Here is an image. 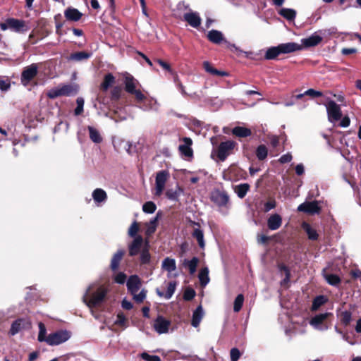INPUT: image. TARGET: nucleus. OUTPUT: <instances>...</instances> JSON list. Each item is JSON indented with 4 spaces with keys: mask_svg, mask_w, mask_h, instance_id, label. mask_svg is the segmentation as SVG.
Returning a JSON list of instances; mask_svg holds the SVG:
<instances>
[{
    "mask_svg": "<svg viewBox=\"0 0 361 361\" xmlns=\"http://www.w3.org/2000/svg\"><path fill=\"white\" fill-rule=\"evenodd\" d=\"M90 290L91 286L87 288L85 294L82 297V301L88 307L93 308L99 306L104 301L108 293V289L104 286H99L97 290L91 295L90 298L88 299Z\"/></svg>",
    "mask_w": 361,
    "mask_h": 361,
    "instance_id": "f257e3e1",
    "label": "nucleus"
},
{
    "mask_svg": "<svg viewBox=\"0 0 361 361\" xmlns=\"http://www.w3.org/2000/svg\"><path fill=\"white\" fill-rule=\"evenodd\" d=\"M210 200L218 208L219 211L228 210L231 202L230 196L224 190L214 189L210 193Z\"/></svg>",
    "mask_w": 361,
    "mask_h": 361,
    "instance_id": "f03ea898",
    "label": "nucleus"
},
{
    "mask_svg": "<svg viewBox=\"0 0 361 361\" xmlns=\"http://www.w3.org/2000/svg\"><path fill=\"white\" fill-rule=\"evenodd\" d=\"M123 83L125 91L130 94L134 95L137 103H141L147 99L146 96L140 90L136 89V86L139 82L130 73H126L124 75Z\"/></svg>",
    "mask_w": 361,
    "mask_h": 361,
    "instance_id": "7ed1b4c3",
    "label": "nucleus"
},
{
    "mask_svg": "<svg viewBox=\"0 0 361 361\" xmlns=\"http://www.w3.org/2000/svg\"><path fill=\"white\" fill-rule=\"evenodd\" d=\"M237 145V143L233 140H226L221 142L216 149L215 154L221 161H224L227 157L233 153V150Z\"/></svg>",
    "mask_w": 361,
    "mask_h": 361,
    "instance_id": "20e7f679",
    "label": "nucleus"
},
{
    "mask_svg": "<svg viewBox=\"0 0 361 361\" xmlns=\"http://www.w3.org/2000/svg\"><path fill=\"white\" fill-rule=\"evenodd\" d=\"M38 73V66L37 63H32L25 67L21 73L20 82L23 86H27L33 80Z\"/></svg>",
    "mask_w": 361,
    "mask_h": 361,
    "instance_id": "39448f33",
    "label": "nucleus"
},
{
    "mask_svg": "<svg viewBox=\"0 0 361 361\" xmlns=\"http://www.w3.org/2000/svg\"><path fill=\"white\" fill-rule=\"evenodd\" d=\"M71 337V333L67 330H59L49 334L47 343L49 345H58L66 341Z\"/></svg>",
    "mask_w": 361,
    "mask_h": 361,
    "instance_id": "423d86ee",
    "label": "nucleus"
},
{
    "mask_svg": "<svg viewBox=\"0 0 361 361\" xmlns=\"http://www.w3.org/2000/svg\"><path fill=\"white\" fill-rule=\"evenodd\" d=\"M328 119L330 122L338 121L342 118L341 107L334 100H329L326 104Z\"/></svg>",
    "mask_w": 361,
    "mask_h": 361,
    "instance_id": "0eeeda50",
    "label": "nucleus"
},
{
    "mask_svg": "<svg viewBox=\"0 0 361 361\" xmlns=\"http://www.w3.org/2000/svg\"><path fill=\"white\" fill-rule=\"evenodd\" d=\"M169 178V172L166 170H161L157 173L155 178V193L156 196H160L165 188L166 183Z\"/></svg>",
    "mask_w": 361,
    "mask_h": 361,
    "instance_id": "6e6552de",
    "label": "nucleus"
},
{
    "mask_svg": "<svg viewBox=\"0 0 361 361\" xmlns=\"http://www.w3.org/2000/svg\"><path fill=\"white\" fill-rule=\"evenodd\" d=\"M298 211L307 214H319L322 211V207L319 205V202L314 200L312 202L306 201L298 207Z\"/></svg>",
    "mask_w": 361,
    "mask_h": 361,
    "instance_id": "1a4fd4ad",
    "label": "nucleus"
},
{
    "mask_svg": "<svg viewBox=\"0 0 361 361\" xmlns=\"http://www.w3.org/2000/svg\"><path fill=\"white\" fill-rule=\"evenodd\" d=\"M7 24H8L10 30L15 32L23 33L30 30L27 23L21 19L8 18Z\"/></svg>",
    "mask_w": 361,
    "mask_h": 361,
    "instance_id": "9d476101",
    "label": "nucleus"
},
{
    "mask_svg": "<svg viewBox=\"0 0 361 361\" xmlns=\"http://www.w3.org/2000/svg\"><path fill=\"white\" fill-rule=\"evenodd\" d=\"M207 37L208 40L214 44H219L221 42H224L228 44V47L231 49L234 48L238 50V48L235 44H232L224 39V35L221 31L216 30H212L208 32Z\"/></svg>",
    "mask_w": 361,
    "mask_h": 361,
    "instance_id": "9b49d317",
    "label": "nucleus"
},
{
    "mask_svg": "<svg viewBox=\"0 0 361 361\" xmlns=\"http://www.w3.org/2000/svg\"><path fill=\"white\" fill-rule=\"evenodd\" d=\"M170 326V320L166 319L161 315H158L153 324L154 329L159 334L167 333Z\"/></svg>",
    "mask_w": 361,
    "mask_h": 361,
    "instance_id": "f8f14e48",
    "label": "nucleus"
},
{
    "mask_svg": "<svg viewBox=\"0 0 361 361\" xmlns=\"http://www.w3.org/2000/svg\"><path fill=\"white\" fill-rule=\"evenodd\" d=\"M183 20L194 28H198L202 23V19L200 14L197 12L192 11L184 13Z\"/></svg>",
    "mask_w": 361,
    "mask_h": 361,
    "instance_id": "ddd939ff",
    "label": "nucleus"
},
{
    "mask_svg": "<svg viewBox=\"0 0 361 361\" xmlns=\"http://www.w3.org/2000/svg\"><path fill=\"white\" fill-rule=\"evenodd\" d=\"M30 322L23 318L17 319L12 324L9 330V334L14 336L20 332L22 329H28L30 326Z\"/></svg>",
    "mask_w": 361,
    "mask_h": 361,
    "instance_id": "4468645a",
    "label": "nucleus"
},
{
    "mask_svg": "<svg viewBox=\"0 0 361 361\" xmlns=\"http://www.w3.org/2000/svg\"><path fill=\"white\" fill-rule=\"evenodd\" d=\"M143 244V238L141 235H137L134 240L128 245V255L134 257L141 252V247Z\"/></svg>",
    "mask_w": 361,
    "mask_h": 361,
    "instance_id": "2eb2a0df",
    "label": "nucleus"
},
{
    "mask_svg": "<svg viewBox=\"0 0 361 361\" xmlns=\"http://www.w3.org/2000/svg\"><path fill=\"white\" fill-rule=\"evenodd\" d=\"M127 288L130 294L137 293L141 286V280L137 275L130 276L127 281Z\"/></svg>",
    "mask_w": 361,
    "mask_h": 361,
    "instance_id": "dca6fc26",
    "label": "nucleus"
},
{
    "mask_svg": "<svg viewBox=\"0 0 361 361\" xmlns=\"http://www.w3.org/2000/svg\"><path fill=\"white\" fill-rule=\"evenodd\" d=\"M278 46L281 54L293 53L302 49V45L295 42L282 43L279 44Z\"/></svg>",
    "mask_w": 361,
    "mask_h": 361,
    "instance_id": "f3484780",
    "label": "nucleus"
},
{
    "mask_svg": "<svg viewBox=\"0 0 361 361\" xmlns=\"http://www.w3.org/2000/svg\"><path fill=\"white\" fill-rule=\"evenodd\" d=\"M282 217L279 214H274L267 219V227L271 231L279 229L282 225Z\"/></svg>",
    "mask_w": 361,
    "mask_h": 361,
    "instance_id": "a211bd4d",
    "label": "nucleus"
},
{
    "mask_svg": "<svg viewBox=\"0 0 361 361\" xmlns=\"http://www.w3.org/2000/svg\"><path fill=\"white\" fill-rule=\"evenodd\" d=\"M192 225L197 226L198 228H195L192 233V236L195 238L198 243L200 247L204 248L205 246L204 240V233L203 231L200 229V225L199 223H197L194 221H190Z\"/></svg>",
    "mask_w": 361,
    "mask_h": 361,
    "instance_id": "6ab92c4d",
    "label": "nucleus"
},
{
    "mask_svg": "<svg viewBox=\"0 0 361 361\" xmlns=\"http://www.w3.org/2000/svg\"><path fill=\"white\" fill-rule=\"evenodd\" d=\"M64 16L67 20L77 22L82 18V13L77 8L68 7L64 11Z\"/></svg>",
    "mask_w": 361,
    "mask_h": 361,
    "instance_id": "aec40b11",
    "label": "nucleus"
},
{
    "mask_svg": "<svg viewBox=\"0 0 361 361\" xmlns=\"http://www.w3.org/2000/svg\"><path fill=\"white\" fill-rule=\"evenodd\" d=\"M125 253V250H118L113 255L110 264V268L113 271H116L118 269L121 261L122 260Z\"/></svg>",
    "mask_w": 361,
    "mask_h": 361,
    "instance_id": "412c9836",
    "label": "nucleus"
},
{
    "mask_svg": "<svg viewBox=\"0 0 361 361\" xmlns=\"http://www.w3.org/2000/svg\"><path fill=\"white\" fill-rule=\"evenodd\" d=\"M204 317V312L203 308L201 305L197 306V307L194 310L192 313V320H191V325L193 327H198L200 326V324Z\"/></svg>",
    "mask_w": 361,
    "mask_h": 361,
    "instance_id": "4be33fe9",
    "label": "nucleus"
},
{
    "mask_svg": "<svg viewBox=\"0 0 361 361\" xmlns=\"http://www.w3.org/2000/svg\"><path fill=\"white\" fill-rule=\"evenodd\" d=\"M184 142V145H181L179 146V150L185 157H192L193 154V151L190 146L192 144V141L190 137H183V139Z\"/></svg>",
    "mask_w": 361,
    "mask_h": 361,
    "instance_id": "5701e85b",
    "label": "nucleus"
},
{
    "mask_svg": "<svg viewBox=\"0 0 361 361\" xmlns=\"http://www.w3.org/2000/svg\"><path fill=\"white\" fill-rule=\"evenodd\" d=\"M151 261V255L149 249V242L146 240L145 247L142 249L140 255V262L141 265L149 264Z\"/></svg>",
    "mask_w": 361,
    "mask_h": 361,
    "instance_id": "b1692460",
    "label": "nucleus"
},
{
    "mask_svg": "<svg viewBox=\"0 0 361 361\" xmlns=\"http://www.w3.org/2000/svg\"><path fill=\"white\" fill-rule=\"evenodd\" d=\"M202 66L205 71L212 75L224 77L228 76L229 75L228 72L219 71L216 69L212 66V64L209 61H204Z\"/></svg>",
    "mask_w": 361,
    "mask_h": 361,
    "instance_id": "393cba45",
    "label": "nucleus"
},
{
    "mask_svg": "<svg viewBox=\"0 0 361 361\" xmlns=\"http://www.w3.org/2000/svg\"><path fill=\"white\" fill-rule=\"evenodd\" d=\"M232 134L235 137L244 138L250 136L252 131L250 128L245 127L235 126L232 129Z\"/></svg>",
    "mask_w": 361,
    "mask_h": 361,
    "instance_id": "a878e982",
    "label": "nucleus"
},
{
    "mask_svg": "<svg viewBox=\"0 0 361 361\" xmlns=\"http://www.w3.org/2000/svg\"><path fill=\"white\" fill-rule=\"evenodd\" d=\"M331 314H332L329 312L317 314L311 319L310 324L312 326L318 329L319 326L322 324L324 322Z\"/></svg>",
    "mask_w": 361,
    "mask_h": 361,
    "instance_id": "bb28decb",
    "label": "nucleus"
},
{
    "mask_svg": "<svg viewBox=\"0 0 361 361\" xmlns=\"http://www.w3.org/2000/svg\"><path fill=\"white\" fill-rule=\"evenodd\" d=\"M322 41V37L317 35H312L302 40V45L305 47H312L318 45Z\"/></svg>",
    "mask_w": 361,
    "mask_h": 361,
    "instance_id": "cd10ccee",
    "label": "nucleus"
},
{
    "mask_svg": "<svg viewBox=\"0 0 361 361\" xmlns=\"http://www.w3.org/2000/svg\"><path fill=\"white\" fill-rule=\"evenodd\" d=\"M322 274L329 285L338 286L341 282V279L338 275L334 274H326V269L322 270Z\"/></svg>",
    "mask_w": 361,
    "mask_h": 361,
    "instance_id": "c85d7f7f",
    "label": "nucleus"
},
{
    "mask_svg": "<svg viewBox=\"0 0 361 361\" xmlns=\"http://www.w3.org/2000/svg\"><path fill=\"white\" fill-rule=\"evenodd\" d=\"M176 287V281H170L167 286V290L165 293L160 291L159 289L157 290V293L160 297H164L166 299H170L173 295Z\"/></svg>",
    "mask_w": 361,
    "mask_h": 361,
    "instance_id": "c756f323",
    "label": "nucleus"
},
{
    "mask_svg": "<svg viewBox=\"0 0 361 361\" xmlns=\"http://www.w3.org/2000/svg\"><path fill=\"white\" fill-rule=\"evenodd\" d=\"M302 228L307 233L308 238L311 240H317L319 238V235L317 231L313 228L311 225L307 222L302 224Z\"/></svg>",
    "mask_w": 361,
    "mask_h": 361,
    "instance_id": "7c9ffc66",
    "label": "nucleus"
},
{
    "mask_svg": "<svg viewBox=\"0 0 361 361\" xmlns=\"http://www.w3.org/2000/svg\"><path fill=\"white\" fill-rule=\"evenodd\" d=\"M59 88L61 96L70 97L75 95L78 93V87L72 85H64Z\"/></svg>",
    "mask_w": 361,
    "mask_h": 361,
    "instance_id": "2f4dec72",
    "label": "nucleus"
},
{
    "mask_svg": "<svg viewBox=\"0 0 361 361\" xmlns=\"http://www.w3.org/2000/svg\"><path fill=\"white\" fill-rule=\"evenodd\" d=\"M279 14L288 21H293L296 17V11L293 8H283L279 11Z\"/></svg>",
    "mask_w": 361,
    "mask_h": 361,
    "instance_id": "473e14b6",
    "label": "nucleus"
},
{
    "mask_svg": "<svg viewBox=\"0 0 361 361\" xmlns=\"http://www.w3.org/2000/svg\"><path fill=\"white\" fill-rule=\"evenodd\" d=\"M114 82L115 77L111 73H107L104 75V80L100 86V89L102 91L106 92Z\"/></svg>",
    "mask_w": 361,
    "mask_h": 361,
    "instance_id": "72a5a7b5",
    "label": "nucleus"
},
{
    "mask_svg": "<svg viewBox=\"0 0 361 361\" xmlns=\"http://www.w3.org/2000/svg\"><path fill=\"white\" fill-rule=\"evenodd\" d=\"M250 188V186L248 183H241L235 187L234 191L239 198L243 199L245 197Z\"/></svg>",
    "mask_w": 361,
    "mask_h": 361,
    "instance_id": "f704fd0d",
    "label": "nucleus"
},
{
    "mask_svg": "<svg viewBox=\"0 0 361 361\" xmlns=\"http://www.w3.org/2000/svg\"><path fill=\"white\" fill-rule=\"evenodd\" d=\"M281 54L279 46L271 47L267 49L264 54V59L274 60Z\"/></svg>",
    "mask_w": 361,
    "mask_h": 361,
    "instance_id": "c9c22d12",
    "label": "nucleus"
},
{
    "mask_svg": "<svg viewBox=\"0 0 361 361\" xmlns=\"http://www.w3.org/2000/svg\"><path fill=\"white\" fill-rule=\"evenodd\" d=\"M92 56V53L86 51H78L71 54L68 59L71 61H80L88 59Z\"/></svg>",
    "mask_w": 361,
    "mask_h": 361,
    "instance_id": "e433bc0d",
    "label": "nucleus"
},
{
    "mask_svg": "<svg viewBox=\"0 0 361 361\" xmlns=\"http://www.w3.org/2000/svg\"><path fill=\"white\" fill-rule=\"evenodd\" d=\"M92 197L95 202L101 203L106 200L107 195L103 189L97 188L92 192Z\"/></svg>",
    "mask_w": 361,
    "mask_h": 361,
    "instance_id": "4c0bfd02",
    "label": "nucleus"
},
{
    "mask_svg": "<svg viewBox=\"0 0 361 361\" xmlns=\"http://www.w3.org/2000/svg\"><path fill=\"white\" fill-rule=\"evenodd\" d=\"M198 263L199 259L197 257H193L190 260L185 259L183 265L188 268L190 274H193L197 270Z\"/></svg>",
    "mask_w": 361,
    "mask_h": 361,
    "instance_id": "58836bf2",
    "label": "nucleus"
},
{
    "mask_svg": "<svg viewBox=\"0 0 361 361\" xmlns=\"http://www.w3.org/2000/svg\"><path fill=\"white\" fill-rule=\"evenodd\" d=\"M161 267L169 272L175 271L176 269L175 259L170 257L165 258L162 262Z\"/></svg>",
    "mask_w": 361,
    "mask_h": 361,
    "instance_id": "ea45409f",
    "label": "nucleus"
},
{
    "mask_svg": "<svg viewBox=\"0 0 361 361\" xmlns=\"http://www.w3.org/2000/svg\"><path fill=\"white\" fill-rule=\"evenodd\" d=\"M328 299L324 295H318L315 297L312 301V311L317 310L321 306L324 305L327 302Z\"/></svg>",
    "mask_w": 361,
    "mask_h": 361,
    "instance_id": "a19ab883",
    "label": "nucleus"
},
{
    "mask_svg": "<svg viewBox=\"0 0 361 361\" xmlns=\"http://www.w3.org/2000/svg\"><path fill=\"white\" fill-rule=\"evenodd\" d=\"M88 131L90 140L97 144L102 142V137L99 132L92 126H88Z\"/></svg>",
    "mask_w": 361,
    "mask_h": 361,
    "instance_id": "79ce46f5",
    "label": "nucleus"
},
{
    "mask_svg": "<svg viewBox=\"0 0 361 361\" xmlns=\"http://www.w3.org/2000/svg\"><path fill=\"white\" fill-rule=\"evenodd\" d=\"M200 285L204 287L209 282V269L207 267L202 268L198 275Z\"/></svg>",
    "mask_w": 361,
    "mask_h": 361,
    "instance_id": "37998d69",
    "label": "nucleus"
},
{
    "mask_svg": "<svg viewBox=\"0 0 361 361\" xmlns=\"http://www.w3.org/2000/svg\"><path fill=\"white\" fill-rule=\"evenodd\" d=\"M255 154L259 161L264 160L268 155V149L264 145H259L255 151Z\"/></svg>",
    "mask_w": 361,
    "mask_h": 361,
    "instance_id": "c03bdc74",
    "label": "nucleus"
},
{
    "mask_svg": "<svg viewBox=\"0 0 361 361\" xmlns=\"http://www.w3.org/2000/svg\"><path fill=\"white\" fill-rule=\"evenodd\" d=\"M182 192H183V190L179 187H178L176 190L169 189L166 192V197L169 200H171L173 201H178L180 194Z\"/></svg>",
    "mask_w": 361,
    "mask_h": 361,
    "instance_id": "a18cd8bd",
    "label": "nucleus"
},
{
    "mask_svg": "<svg viewBox=\"0 0 361 361\" xmlns=\"http://www.w3.org/2000/svg\"><path fill=\"white\" fill-rule=\"evenodd\" d=\"M11 79L8 76H0V90L6 92L11 88Z\"/></svg>",
    "mask_w": 361,
    "mask_h": 361,
    "instance_id": "49530a36",
    "label": "nucleus"
},
{
    "mask_svg": "<svg viewBox=\"0 0 361 361\" xmlns=\"http://www.w3.org/2000/svg\"><path fill=\"white\" fill-rule=\"evenodd\" d=\"M38 326H39V334H38L37 340L39 342H46L47 343V336H46L47 329H46V326H45L44 324L42 322H39L38 324Z\"/></svg>",
    "mask_w": 361,
    "mask_h": 361,
    "instance_id": "de8ad7c7",
    "label": "nucleus"
},
{
    "mask_svg": "<svg viewBox=\"0 0 361 361\" xmlns=\"http://www.w3.org/2000/svg\"><path fill=\"white\" fill-rule=\"evenodd\" d=\"M243 302H244V295L243 294H238L234 300L233 311L235 312H238L242 309Z\"/></svg>",
    "mask_w": 361,
    "mask_h": 361,
    "instance_id": "09e8293b",
    "label": "nucleus"
},
{
    "mask_svg": "<svg viewBox=\"0 0 361 361\" xmlns=\"http://www.w3.org/2000/svg\"><path fill=\"white\" fill-rule=\"evenodd\" d=\"M157 209V205L154 202H146L142 206V210L147 214H153Z\"/></svg>",
    "mask_w": 361,
    "mask_h": 361,
    "instance_id": "8fccbe9b",
    "label": "nucleus"
},
{
    "mask_svg": "<svg viewBox=\"0 0 361 361\" xmlns=\"http://www.w3.org/2000/svg\"><path fill=\"white\" fill-rule=\"evenodd\" d=\"M122 89L119 86H115L111 91V101L117 102L120 99L121 96Z\"/></svg>",
    "mask_w": 361,
    "mask_h": 361,
    "instance_id": "3c124183",
    "label": "nucleus"
},
{
    "mask_svg": "<svg viewBox=\"0 0 361 361\" xmlns=\"http://www.w3.org/2000/svg\"><path fill=\"white\" fill-rule=\"evenodd\" d=\"M352 319V313L349 311L342 312L341 314V323L347 326L350 324Z\"/></svg>",
    "mask_w": 361,
    "mask_h": 361,
    "instance_id": "603ef678",
    "label": "nucleus"
},
{
    "mask_svg": "<svg viewBox=\"0 0 361 361\" xmlns=\"http://www.w3.org/2000/svg\"><path fill=\"white\" fill-rule=\"evenodd\" d=\"M147 290L145 289H142L140 293H135L134 294H131L133 295V300L135 302L140 304L143 302L144 300L147 295Z\"/></svg>",
    "mask_w": 361,
    "mask_h": 361,
    "instance_id": "864d4df0",
    "label": "nucleus"
},
{
    "mask_svg": "<svg viewBox=\"0 0 361 361\" xmlns=\"http://www.w3.org/2000/svg\"><path fill=\"white\" fill-rule=\"evenodd\" d=\"M140 231V226L137 221H134L128 229V235L130 237L135 238L137 235L138 231Z\"/></svg>",
    "mask_w": 361,
    "mask_h": 361,
    "instance_id": "5fc2aeb1",
    "label": "nucleus"
},
{
    "mask_svg": "<svg viewBox=\"0 0 361 361\" xmlns=\"http://www.w3.org/2000/svg\"><path fill=\"white\" fill-rule=\"evenodd\" d=\"M195 295L196 293L194 289L192 288H188L184 291L183 297L185 301H190L195 298Z\"/></svg>",
    "mask_w": 361,
    "mask_h": 361,
    "instance_id": "6e6d98bb",
    "label": "nucleus"
},
{
    "mask_svg": "<svg viewBox=\"0 0 361 361\" xmlns=\"http://www.w3.org/2000/svg\"><path fill=\"white\" fill-rule=\"evenodd\" d=\"M77 106L74 113L75 115H80L83 112L84 99L82 97H78L76 99Z\"/></svg>",
    "mask_w": 361,
    "mask_h": 361,
    "instance_id": "4d7b16f0",
    "label": "nucleus"
},
{
    "mask_svg": "<svg viewBox=\"0 0 361 361\" xmlns=\"http://www.w3.org/2000/svg\"><path fill=\"white\" fill-rule=\"evenodd\" d=\"M276 207V202L275 199L270 198L267 202L264 204V212H268L270 210L274 209Z\"/></svg>",
    "mask_w": 361,
    "mask_h": 361,
    "instance_id": "13d9d810",
    "label": "nucleus"
},
{
    "mask_svg": "<svg viewBox=\"0 0 361 361\" xmlns=\"http://www.w3.org/2000/svg\"><path fill=\"white\" fill-rule=\"evenodd\" d=\"M116 317H117V319L115 322V324L121 326H126V324L127 322V319H126L125 314H123V312H118L117 314Z\"/></svg>",
    "mask_w": 361,
    "mask_h": 361,
    "instance_id": "bf43d9fd",
    "label": "nucleus"
},
{
    "mask_svg": "<svg viewBox=\"0 0 361 361\" xmlns=\"http://www.w3.org/2000/svg\"><path fill=\"white\" fill-rule=\"evenodd\" d=\"M140 357L145 360V361H161V358L158 355H151L148 354L147 353H142L140 355Z\"/></svg>",
    "mask_w": 361,
    "mask_h": 361,
    "instance_id": "052dcab7",
    "label": "nucleus"
},
{
    "mask_svg": "<svg viewBox=\"0 0 361 361\" xmlns=\"http://www.w3.org/2000/svg\"><path fill=\"white\" fill-rule=\"evenodd\" d=\"M156 61L163 69L166 70L170 73H173V70L171 68V65L169 63L160 59H156Z\"/></svg>",
    "mask_w": 361,
    "mask_h": 361,
    "instance_id": "680f3d73",
    "label": "nucleus"
},
{
    "mask_svg": "<svg viewBox=\"0 0 361 361\" xmlns=\"http://www.w3.org/2000/svg\"><path fill=\"white\" fill-rule=\"evenodd\" d=\"M127 276L123 272H119L117 274L114 280L116 283L118 284H123L126 280Z\"/></svg>",
    "mask_w": 361,
    "mask_h": 361,
    "instance_id": "e2e57ef3",
    "label": "nucleus"
},
{
    "mask_svg": "<svg viewBox=\"0 0 361 361\" xmlns=\"http://www.w3.org/2000/svg\"><path fill=\"white\" fill-rule=\"evenodd\" d=\"M61 92H60V90L59 88H53V89H51L48 93H47V97L49 98V99H56V97H61Z\"/></svg>",
    "mask_w": 361,
    "mask_h": 361,
    "instance_id": "0e129e2a",
    "label": "nucleus"
},
{
    "mask_svg": "<svg viewBox=\"0 0 361 361\" xmlns=\"http://www.w3.org/2000/svg\"><path fill=\"white\" fill-rule=\"evenodd\" d=\"M305 94L314 98L322 97L323 95V93L321 91H317L314 89H309L305 92Z\"/></svg>",
    "mask_w": 361,
    "mask_h": 361,
    "instance_id": "69168bd1",
    "label": "nucleus"
},
{
    "mask_svg": "<svg viewBox=\"0 0 361 361\" xmlns=\"http://www.w3.org/2000/svg\"><path fill=\"white\" fill-rule=\"evenodd\" d=\"M257 242L259 244L267 245L271 240V237L267 236L264 234H257Z\"/></svg>",
    "mask_w": 361,
    "mask_h": 361,
    "instance_id": "338daca9",
    "label": "nucleus"
},
{
    "mask_svg": "<svg viewBox=\"0 0 361 361\" xmlns=\"http://www.w3.org/2000/svg\"><path fill=\"white\" fill-rule=\"evenodd\" d=\"M231 360H238L241 356V353L238 348H233L230 351Z\"/></svg>",
    "mask_w": 361,
    "mask_h": 361,
    "instance_id": "774afa93",
    "label": "nucleus"
}]
</instances>
